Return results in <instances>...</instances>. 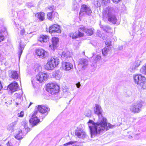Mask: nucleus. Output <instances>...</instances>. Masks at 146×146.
Wrapping results in <instances>:
<instances>
[{"instance_id":"1","label":"nucleus","mask_w":146,"mask_h":146,"mask_svg":"<svg viewBox=\"0 0 146 146\" xmlns=\"http://www.w3.org/2000/svg\"><path fill=\"white\" fill-rule=\"evenodd\" d=\"M38 110L39 112L46 115L50 111V108L44 105H39L36 107L35 111L30 114L31 117L29 120V122L34 125H36L40 121L38 117Z\"/></svg>"},{"instance_id":"2","label":"nucleus","mask_w":146,"mask_h":146,"mask_svg":"<svg viewBox=\"0 0 146 146\" xmlns=\"http://www.w3.org/2000/svg\"><path fill=\"white\" fill-rule=\"evenodd\" d=\"M88 123L90 130V133L92 138L93 136H96L98 134H100L103 131L105 130L107 131L108 130L107 125H106L104 129H102V126L98 127V125L97 124L98 121L96 123H95L93 121L90 120Z\"/></svg>"},{"instance_id":"3","label":"nucleus","mask_w":146,"mask_h":146,"mask_svg":"<svg viewBox=\"0 0 146 146\" xmlns=\"http://www.w3.org/2000/svg\"><path fill=\"white\" fill-rule=\"evenodd\" d=\"M102 112L103 110L101 106L98 104H96L94 113L98 117L97 124L98 125V127L102 126V129H104L106 125H107L108 123L106 119L102 115Z\"/></svg>"},{"instance_id":"4","label":"nucleus","mask_w":146,"mask_h":146,"mask_svg":"<svg viewBox=\"0 0 146 146\" xmlns=\"http://www.w3.org/2000/svg\"><path fill=\"white\" fill-rule=\"evenodd\" d=\"M115 11L113 7H108L104 9L103 13V18H106L108 21L113 24H115L117 19L115 15Z\"/></svg>"},{"instance_id":"5","label":"nucleus","mask_w":146,"mask_h":146,"mask_svg":"<svg viewBox=\"0 0 146 146\" xmlns=\"http://www.w3.org/2000/svg\"><path fill=\"white\" fill-rule=\"evenodd\" d=\"M135 83L143 89H146V78L141 74H137L133 75Z\"/></svg>"},{"instance_id":"6","label":"nucleus","mask_w":146,"mask_h":146,"mask_svg":"<svg viewBox=\"0 0 146 146\" xmlns=\"http://www.w3.org/2000/svg\"><path fill=\"white\" fill-rule=\"evenodd\" d=\"M58 58L55 56L51 57L48 59V62L45 66V69L47 70H52L59 64Z\"/></svg>"},{"instance_id":"7","label":"nucleus","mask_w":146,"mask_h":146,"mask_svg":"<svg viewBox=\"0 0 146 146\" xmlns=\"http://www.w3.org/2000/svg\"><path fill=\"white\" fill-rule=\"evenodd\" d=\"M144 102L140 100L132 104L130 108V110L134 113H137L141 110Z\"/></svg>"},{"instance_id":"8","label":"nucleus","mask_w":146,"mask_h":146,"mask_svg":"<svg viewBox=\"0 0 146 146\" xmlns=\"http://www.w3.org/2000/svg\"><path fill=\"white\" fill-rule=\"evenodd\" d=\"M59 87L57 85L54 83L48 84L46 86V90L52 94H55L59 91Z\"/></svg>"},{"instance_id":"9","label":"nucleus","mask_w":146,"mask_h":146,"mask_svg":"<svg viewBox=\"0 0 146 146\" xmlns=\"http://www.w3.org/2000/svg\"><path fill=\"white\" fill-rule=\"evenodd\" d=\"M92 13V11L89 6L85 4L82 5L79 14L80 16L90 15Z\"/></svg>"},{"instance_id":"10","label":"nucleus","mask_w":146,"mask_h":146,"mask_svg":"<svg viewBox=\"0 0 146 146\" xmlns=\"http://www.w3.org/2000/svg\"><path fill=\"white\" fill-rule=\"evenodd\" d=\"M88 63V60L85 58L80 59L78 63V67L80 70H84L87 66Z\"/></svg>"},{"instance_id":"11","label":"nucleus","mask_w":146,"mask_h":146,"mask_svg":"<svg viewBox=\"0 0 146 146\" xmlns=\"http://www.w3.org/2000/svg\"><path fill=\"white\" fill-rule=\"evenodd\" d=\"M49 32L50 33H60L61 30L60 27L56 24H54L50 26L49 28Z\"/></svg>"},{"instance_id":"12","label":"nucleus","mask_w":146,"mask_h":146,"mask_svg":"<svg viewBox=\"0 0 146 146\" xmlns=\"http://www.w3.org/2000/svg\"><path fill=\"white\" fill-rule=\"evenodd\" d=\"M36 55L40 58H43L47 55V52L42 48H37L36 50Z\"/></svg>"},{"instance_id":"13","label":"nucleus","mask_w":146,"mask_h":146,"mask_svg":"<svg viewBox=\"0 0 146 146\" xmlns=\"http://www.w3.org/2000/svg\"><path fill=\"white\" fill-rule=\"evenodd\" d=\"M59 55L61 56L62 60H65L71 57L72 53L68 51H64L61 53H59Z\"/></svg>"},{"instance_id":"14","label":"nucleus","mask_w":146,"mask_h":146,"mask_svg":"<svg viewBox=\"0 0 146 146\" xmlns=\"http://www.w3.org/2000/svg\"><path fill=\"white\" fill-rule=\"evenodd\" d=\"M75 134L80 138H84L86 136V133L84 131L83 129L81 128H78L77 129L75 130Z\"/></svg>"},{"instance_id":"15","label":"nucleus","mask_w":146,"mask_h":146,"mask_svg":"<svg viewBox=\"0 0 146 146\" xmlns=\"http://www.w3.org/2000/svg\"><path fill=\"white\" fill-rule=\"evenodd\" d=\"M47 78V75L45 73H40L37 75L36 76V80L40 82L46 80Z\"/></svg>"},{"instance_id":"16","label":"nucleus","mask_w":146,"mask_h":146,"mask_svg":"<svg viewBox=\"0 0 146 146\" xmlns=\"http://www.w3.org/2000/svg\"><path fill=\"white\" fill-rule=\"evenodd\" d=\"M62 67L64 70L68 71L73 68V65L70 63L63 62H62Z\"/></svg>"},{"instance_id":"17","label":"nucleus","mask_w":146,"mask_h":146,"mask_svg":"<svg viewBox=\"0 0 146 146\" xmlns=\"http://www.w3.org/2000/svg\"><path fill=\"white\" fill-rule=\"evenodd\" d=\"M9 77L14 79H17L18 78L19 74L16 71L13 70H10L8 71Z\"/></svg>"},{"instance_id":"18","label":"nucleus","mask_w":146,"mask_h":146,"mask_svg":"<svg viewBox=\"0 0 146 146\" xmlns=\"http://www.w3.org/2000/svg\"><path fill=\"white\" fill-rule=\"evenodd\" d=\"M18 85L16 82L12 83L8 86V88L12 92H14L17 90Z\"/></svg>"},{"instance_id":"19","label":"nucleus","mask_w":146,"mask_h":146,"mask_svg":"<svg viewBox=\"0 0 146 146\" xmlns=\"http://www.w3.org/2000/svg\"><path fill=\"white\" fill-rule=\"evenodd\" d=\"M24 136V135L22 131L21 130L18 131L14 135L15 138L18 140L21 139L23 138Z\"/></svg>"},{"instance_id":"20","label":"nucleus","mask_w":146,"mask_h":146,"mask_svg":"<svg viewBox=\"0 0 146 146\" xmlns=\"http://www.w3.org/2000/svg\"><path fill=\"white\" fill-rule=\"evenodd\" d=\"M48 36L46 35H41L38 38V40L41 42H45L48 40Z\"/></svg>"},{"instance_id":"21","label":"nucleus","mask_w":146,"mask_h":146,"mask_svg":"<svg viewBox=\"0 0 146 146\" xmlns=\"http://www.w3.org/2000/svg\"><path fill=\"white\" fill-rule=\"evenodd\" d=\"M83 35V33L78 32L77 33H70L69 36L70 37H72V39H75L79 37H82Z\"/></svg>"},{"instance_id":"22","label":"nucleus","mask_w":146,"mask_h":146,"mask_svg":"<svg viewBox=\"0 0 146 146\" xmlns=\"http://www.w3.org/2000/svg\"><path fill=\"white\" fill-rule=\"evenodd\" d=\"M44 13L41 12L38 13L35 15V17L39 19L40 21H42L44 20Z\"/></svg>"},{"instance_id":"23","label":"nucleus","mask_w":146,"mask_h":146,"mask_svg":"<svg viewBox=\"0 0 146 146\" xmlns=\"http://www.w3.org/2000/svg\"><path fill=\"white\" fill-rule=\"evenodd\" d=\"M58 38L56 37H53L52 38V46L54 49L55 48L58 46Z\"/></svg>"},{"instance_id":"24","label":"nucleus","mask_w":146,"mask_h":146,"mask_svg":"<svg viewBox=\"0 0 146 146\" xmlns=\"http://www.w3.org/2000/svg\"><path fill=\"white\" fill-rule=\"evenodd\" d=\"M17 123V121H15L9 125L7 127L8 130L9 131H10L11 132L13 131L14 127L16 125Z\"/></svg>"},{"instance_id":"25","label":"nucleus","mask_w":146,"mask_h":146,"mask_svg":"<svg viewBox=\"0 0 146 146\" xmlns=\"http://www.w3.org/2000/svg\"><path fill=\"white\" fill-rule=\"evenodd\" d=\"M19 51H18V56L19 59H20L23 50L24 48V46L22 45L21 42H20L19 44Z\"/></svg>"},{"instance_id":"26","label":"nucleus","mask_w":146,"mask_h":146,"mask_svg":"<svg viewBox=\"0 0 146 146\" xmlns=\"http://www.w3.org/2000/svg\"><path fill=\"white\" fill-rule=\"evenodd\" d=\"M111 48L109 46H106L102 49V52L103 55L106 56L107 55L110 49Z\"/></svg>"},{"instance_id":"27","label":"nucleus","mask_w":146,"mask_h":146,"mask_svg":"<svg viewBox=\"0 0 146 146\" xmlns=\"http://www.w3.org/2000/svg\"><path fill=\"white\" fill-rule=\"evenodd\" d=\"M53 76L56 79H58L60 77V72L57 70L54 72L53 73Z\"/></svg>"},{"instance_id":"28","label":"nucleus","mask_w":146,"mask_h":146,"mask_svg":"<svg viewBox=\"0 0 146 146\" xmlns=\"http://www.w3.org/2000/svg\"><path fill=\"white\" fill-rule=\"evenodd\" d=\"M27 123L25 121L22 123V125L24 127V129H25L26 133H27L29 130V128L28 127L27 125Z\"/></svg>"},{"instance_id":"29","label":"nucleus","mask_w":146,"mask_h":146,"mask_svg":"<svg viewBox=\"0 0 146 146\" xmlns=\"http://www.w3.org/2000/svg\"><path fill=\"white\" fill-rule=\"evenodd\" d=\"M85 31V33L88 36L92 35L93 33V31L92 29H86Z\"/></svg>"},{"instance_id":"30","label":"nucleus","mask_w":146,"mask_h":146,"mask_svg":"<svg viewBox=\"0 0 146 146\" xmlns=\"http://www.w3.org/2000/svg\"><path fill=\"white\" fill-rule=\"evenodd\" d=\"M136 68H137L135 67V66L132 64L128 69V71L131 73H133L135 72Z\"/></svg>"},{"instance_id":"31","label":"nucleus","mask_w":146,"mask_h":146,"mask_svg":"<svg viewBox=\"0 0 146 146\" xmlns=\"http://www.w3.org/2000/svg\"><path fill=\"white\" fill-rule=\"evenodd\" d=\"M79 7V5L77 3L76 1H74L73 2L72 5V9L74 10H76L78 9Z\"/></svg>"},{"instance_id":"32","label":"nucleus","mask_w":146,"mask_h":146,"mask_svg":"<svg viewBox=\"0 0 146 146\" xmlns=\"http://www.w3.org/2000/svg\"><path fill=\"white\" fill-rule=\"evenodd\" d=\"M84 114L87 117H90L91 115V111L89 110H87L84 112Z\"/></svg>"},{"instance_id":"33","label":"nucleus","mask_w":146,"mask_h":146,"mask_svg":"<svg viewBox=\"0 0 146 146\" xmlns=\"http://www.w3.org/2000/svg\"><path fill=\"white\" fill-rule=\"evenodd\" d=\"M140 72L143 74H146V64L145 66L142 67L140 69Z\"/></svg>"},{"instance_id":"34","label":"nucleus","mask_w":146,"mask_h":146,"mask_svg":"<svg viewBox=\"0 0 146 146\" xmlns=\"http://www.w3.org/2000/svg\"><path fill=\"white\" fill-rule=\"evenodd\" d=\"M13 143L11 142L8 141L7 143V146H19V143H17L15 144H14V142H13Z\"/></svg>"},{"instance_id":"35","label":"nucleus","mask_w":146,"mask_h":146,"mask_svg":"<svg viewBox=\"0 0 146 146\" xmlns=\"http://www.w3.org/2000/svg\"><path fill=\"white\" fill-rule=\"evenodd\" d=\"M86 29H87V28H84V26H81L79 28L78 32L82 33L84 34L83 33L85 32V30Z\"/></svg>"},{"instance_id":"36","label":"nucleus","mask_w":146,"mask_h":146,"mask_svg":"<svg viewBox=\"0 0 146 146\" xmlns=\"http://www.w3.org/2000/svg\"><path fill=\"white\" fill-rule=\"evenodd\" d=\"M102 5L104 6H106L107 4L110 2V0H102Z\"/></svg>"},{"instance_id":"37","label":"nucleus","mask_w":146,"mask_h":146,"mask_svg":"<svg viewBox=\"0 0 146 146\" xmlns=\"http://www.w3.org/2000/svg\"><path fill=\"white\" fill-rule=\"evenodd\" d=\"M100 27L103 30L106 31L110 29V27L107 26L101 25Z\"/></svg>"},{"instance_id":"38","label":"nucleus","mask_w":146,"mask_h":146,"mask_svg":"<svg viewBox=\"0 0 146 146\" xmlns=\"http://www.w3.org/2000/svg\"><path fill=\"white\" fill-rule=\"evenodd\" d=\"M141 63V61H137L133 63V65H135V67L137 68L138 66H139Z\"/></svg>"},{"instance_id":"39","label":"nucleus","mask_w":146,"mask_h":146,"mask_svg":"<svg viewBox=\"0 0 146 146\" xmlns=\"http://www.w3.org/2000/svg\"><path fill=\"white\" fill-rule=\"evenodd\" d=\"M53 11L52 12L48 13L47 14V18L49 19L50 20H51V19L52 18V13Z\"/></svg>"},{"instance_id":"40","label":"nucleus","mask_w":146,"mask_h":146,"mask_svg":"<svg viewBox=\"0 0 146 146\" xmlns=\"http://www.w3.org/2000/svg\"><path fill=\"white\" fill-rule=\"evenodd\" d=\"M101 58V56L100 55H98L96 56L94 59V62H96L97 61Z\"/></svg>"},{"instance_id":"41","label":"nucleus","mask_w":146,"mask_h":146,"mask_svg":"<svg viewBox=\"0 0 146 146\" xmlns=\"http://www.w3.org/2000/svg\"><path fill=\"white\" fill-rule=\"evenodd\" d=\"M105 44L107 45V46H109L110 47L111 45V42L110 40H106L105 41Z\"/></svg>"},{"instance_id":"42","label":"nucleus","mask_w":146,"mask_h":146,"mask_svg":"<svg viewBox=\"0 0 146 146\" xmlns=\"http://www.w3.org/2000/svg\"><path fill=\"white\" fill-rule=\"evenodd\" d=\"M76 142V141H70L67 143H66L64 144V145L66 146V145H70L73 144L74 143H75Z\"/></svg>"},{"instance_id":"43","label":"nucleus","mask_w":146,"mask_h":146,"mask_svg":"<svg viewBox=\"0 0 146 146\" xmlns=\"http://www.w3.org/2000/svg\"><path fill=\"white\" fill-rule=\"evenodd\" d=\"M70 94V93L68 92L67 90L63 91V95L65 96V97H67L68 95H69Z\"/></svg>"},{"instance_id":"44","label":"nucleus","mask_w":146,"mask_h":146,"mask_svg":"<svg viewBox=\"0 0 146 146\" xmlns=\"http://www.w3.org/2000/svg\"><path fill=\"white\" fill-rule=\"evenodd\" d=\"M24 115V112L23 111H21L20 113H19L17 114L18 117H23Z\"/></svg>"},{"instance_id":"45","label":"nucleus","mask_w":146,"mask_h":146,"mask_svg":"<svg viewBox=\"0 0 146 146\" xmlns=\"http://www.w3.org/2000/svg\"><path fill=\"white\" fill-rule=\"evenodd\" d=\"M140 134H137L134 136L135 138V139L138 140L140 138Z\"/></svg>"},{"instance_id":"46","label":"nucleus","mask_w":146,"mask_h":146,"mask_svg":"<svg viewBox=\"0 0 146 146\" xmlns=\"http://www.w3.org/2000/svg\"><path fill=\"white\" fill-rule=\"evenodd\" d=\"M25 33V30L24 29H22L21 31L20 32L21 35H24Z\"/></svg>"},{"instance_id":"47","label":"nucleus","mask_w":146,"mask_h":146,"mask_svg":"<svg viewBox=\"0 0 146 146\" xmlns=\"http://www.w3.org/2000/svg\"><path fill=\"white\" fill-rule=\"evenodd\" d=\"M4 39V36L1 34H0V42L2 41Z\"/></svg>"},{"instance_id":"48","label":"nucleus","mask_w":146,"mask_h":146,"mask_svg":"<svg viewBox=\"0 0 146 146\" xmlns=\"http://www.w3.org/2000/svg\"><path fill=\"white\" fill-rule=\"evenodd\" d=\"M123 47L122 45L119 46L117 48V49L118 50H121L123 49Z\"/></svg>"},{"instance_id":"49","label":"nucleus","mask_w":146,"mask_h":146,"mask_svg":"<svg viewBox=\"0 0 146 146\" xmlns=\"http://www.w3.org/2000/svg\"><path fill=\"white\" fill-rule=\"evenodd\" d=\"M114 126V125H112L109 123L108 124V127L109 128H113Z\"/></svg>"},{"instance_id":"50","label":"nucleus","mask_w":146,"mask_h":146,"mask_svg":"<svg viewBox=\"0 0 146 146\" xmlns=\"http://www.w3.org/2000/svg\"><path fill=\"white\" fill-rule=\"evenodd\" d=\"M121 0H111L113 2L115 3H117L119 2Z\"/></svg>"},{"instance_id":"51","label":"nucleus","mask_w":146,"mask_h":146,"mask_svg":"<svg viewBox=\"0 0 146 146\" xmlns=\"http://www.w3.org/2000/svg\"><path fill=\"white\" fill-rule=\"evenodd\" d=\"M76 85L77 87L78 88H79L80 86V82H79L78 83L76 84Z\"/></svg>"},{"instance_id":"52","label":"nucleus","mask_w":146,"mask_h":146,"mask_svg":"<svg viewBox=\"0 0 146 146\" xmlns=\"http://www.w3.org/2000/svg\"><path fill=\"white\" fill-rule=\"evenodd\" d=\"M2 85L1 81H0V91H1V89H2Z\"/></svg>"},{"instance_id":"53","label":"nucleus","mask_w":146,"mask_h":146,"mask_svg":"<svg viewBox=\"0 0 146 146\" xmlns=\"http://www.w3.org/2000/svg\"><path fill=\"white\" fill-rule=\"evenodd\" d=\"M54 7L53 6H50L48 7V9H49L52 10L53 9Z\"/></svg>"},{"instance_id":"54","label":"nucleus","mask_w":146,"mask_h":146,"mask_svg":"<svg viewBox=\"0 0 146 146\" xmlns=\"http://www.w3.org/2000/svg\"><path fill=\"white\" fill-rule=\"evenodd\" d=\"M133 138V137L132 136L129 135L128 137V138L129 139H132Z\"/></svg>"},{"instance_id":"55","label":"nucleus","mask_w":146,"mask_h":146,"mask_svg":"<svg viewBox=\"0 0 146 146\" xmlns=\"http://www.w3.org/2000/svg\"><path fill=\"white\" fill-rule=\"evenodd\" d=\"M72 146H79L78 145H72Z\"/></svg>"},{"instance_id":"56","label":"nucleus","mask_w":146,"mask_h":146,"mask_svg":"<svg viewBox=\"0 0 146 146\" xmlns=\"http://www.w3.org/2000/svg\"><path fill=\"white\" fill-rule=\"evenodd\" d=\"M32 83L33 84V80L31 81Z\"/></svg>"},{"instance_id":"57","label":"nucleus","mask_w":146,"mask_h":146,"mask_svg":"<svg viewBox=\"0 0 146 146\" xmlns=\"http://www.w3.org/2000/svg\"><path fill=\"white\" fill-rule=\"evenodd\" d=\"M32 104V103H30V105H29V107Z\"/></svg>"},{"instance_id":"58","label":"nucleus","mask_w":146,"mask_h":146,"mask_svg":"<svg viewBox=\"0 0 146 146\" xmlns=\"http://www.w3.org/2000/svg\"><path fill=\"white\" fill-rule=\"evenodd\" d=\"M83 54H85V52H83Z\"/></svg>"},{"instance_id":"59","label":"nucleus","mask_w":146,"mask_h":146,"mask_svg":"<svg viewBox=\"0 0 146 146\" xmlns=\"http://www.w3.org/2000/svg\"><path fill=\"white\" fill-rule=\"evenodd\" d=\"M51 46V45H50V47Z\"/></svg>"},{"instance_id":"60","label":"nucleus","mask_w":146,"mask_h":146,"mask_svg":"<svg viewBox=\"0 0 146 146\" xmlns=\"http://www.w3.org/2000/svg\"><path fill=\"white\" fill-rule=\"evenodd\" d=\"M17 105H18V103H17Z\"/></svg>"},{"instance_id":"61","label":"nucleus","mask_w":146,"mask_h":146,"mask_svg":"<svg viewBox=\"0 0 146 146\" xmlns=\"http://www.w3.org/2000/svg\"><path fill=\"white\" fill-rule=\"evenodd\" d=\"M0 146H1V145H0Z\"/></svg>"}]
</instances>
